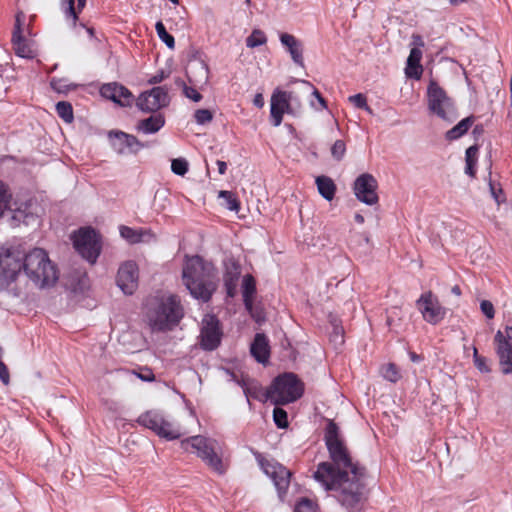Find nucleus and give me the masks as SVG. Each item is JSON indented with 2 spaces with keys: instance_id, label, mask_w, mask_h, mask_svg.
Wrapping results in <instances>:
<instances>
[{
  "instance_id": "obj_1",
  "label": "nucleus",
  "mask_w": 512,
  "mask_h": 512,
  "mask_svg": "<svg viewBox=\"0 0 512 512\" xmlns=\"http://www.w3.org/2000/svg\"><path fill=\"white\" fill-rule=\"evenodd\" d=\"M324 439L331 462L320 463L314 478L343 507L357 508L364 498L366 469L353 460L333 421L327 424Z\"/></svg>"
},
{
  "instance_id": "obj_2",
  "label": "nucleus",
  "mask_w": 512,
  "mask_h": 512,
  "mask_svg": "<svg viewBox=\"0 0 512 512\" xmlns=\"http://www.w3.org/2000/svg\"><path fill=\"white\" fill-rule=\"evenodd\" d=\"M182 278L191 296L203 302L209 301L217 288L216 268L199 256L186 257Z\"/></svg>"
},
{
  "instance_id": "obj_3",
  "label": "nucleus",
  "mask_w": 512,
  "mask_h": 512,
  "mask_svg": "<svg viewBox=\"0 0 512 512\" xmlns=\"http://www.w3.org/2000/svg\"><path fill=\"white\" fill-rule=\"evenodd\" d=\"M146 309V319L152 331L171 330L183 317L179 299L171 294L149 298Z\"/></svg>"
},
{
  "instance_id": "obj_4",
  "label": "nucleus",
  "mask_w": 512,
  "mask_h": 512,
  "mask_svg": "<svg viewBox=\"0 0 512 512\" xmlns=\"http://www.w3.org/2000/svg\"><path fill=\"white\" fill-rule=\"evenodd\" d=\"M22 270L37 286L49 287L56 283L58 271L49 259L48 254L41 248H34L23 258Z\"/></svg>"
},
{
  "instance_id": "obj_5",
  "label": "nucleus",
  "mask_w": 512,
  "mask_h": 512,
  "mask_svg": "<svg viewBox=\"0 0 512 512\" xmlns=\"http://www.w3.org/2000/svg\"><path fill=\"white\" fill-rule=\"evenodd\" d=\"M180 445L186 452L196 454L215 472L219 474L225 472L226 468L222 460V448L216 439L196 435L182 440Z\"/></svg>"
},
{
  "instance_id": "obj_6",
  "label": "nucleus",
  "mask_w": 512,
  "mask_h": 512,
  "mask_svg": "<svg viewBox=\"0 0 512 512\" xmlns=\"http://www.w3.org/2000/svg\"><path fill=\"white\" fill-rule=\"evenodd\" d=\"M137 422L167 440L178 439L184 434L176 422L157 410H150L141 414Z\"/></svg>"
},
{
  "instance_id": "obj_7",
  "label": "nucleus",
  "mask_w": 512,
  "mask_h": 512,
  "mask_svg": "<svg viewBox=\"0 0 512 512\" xmlns=\"http://www.w3.org/2000/svg\"><path fill=\"white\" fill-rule=\"evenodd\" d=\"M303 394V385L292 373L278 376L270 386L271 402L284 405L299 399Z\"/></svg>"
},
{
  "instance_id": "obj_8",
  "label": "nucleus",
  "mask_w": 512,
  "mask_h": 512,
  "mask_svg": "<svg viewBox=\"0 0 512 512\" xmlns=\"http://www.w3.org/2000/svg\"><path fill=\"white\" fill-rule=\"evenodd\" d=\"M427 103L429 111L451 123L458 117L457 110L451 98L446 92L434 81H431L427 89Z\"/></svg>"
},
{
  "instance_id": "obj_9",
  "label": "nucleus",
  "mask_w": 512,
  "mask_h": 512,
  "mask_svg": "<svg viewBox=\"0 0 512 512\" xmlns=\"http://www.w3.org/2000/svg\"><path fill=\"white\" fill-rule=\"evenodd\" d=\"M72 239L77 252L88 262L95 263L101 250L95 230L90 227L81 228Z\"/></svg>"
},
{
  "instance_id": "obj_10",
  "label": "nucleus",
  "mask_w": 512,
  "mask_h": 512,
  "mask_svg": "<svg viewBox=\"0 0 512 512\" xmlns=\"http://www.w3.org/2000/svg\"><path fill=\"white\" fill-rule=\"evenodd\" d=\"M256 459L262 471L273 481L280 499H283L289 485L291 472L273 459H266L258 454Z\"/></svg>"
},
{
  "instance_id": "obj_11",
  "label": "nucleus",
  "mask_w": 512,
  "mask_h": 512,
  "mask_svg": "<svg viewBox=\"0 0 512 512\" xmlns=\"http://www.w3.org/2000/svg\"><path fill=\"white\" fill-rule=\"evenodd\" d=\"M22 266L23 258L19 253L0 245V287L14 281Z\"/></svg>"
},
{
  "instance_id": "obj_12",
  "label": "nucleus",
  "mask_w": 512,
  "mask_h": 512,
  "mask_svg": "<svg viewBox=\"0 0 512 512\" xmlns=\"http://www.w3.org/2000/svg\"><path fill=\"white\" fill-rule=\"evenodd\" d=\"M293 91L274 89L270 98V119L274 127L281 125L285 113L294 115Z\"/></svg>"
},
{
  "instance_id": "obj_13",
  "label": "nucleus",
  "mask_w": 512,
  "mask_h": 512,
  "mask_svg": "<svg viewBox=\"0 0 512 512\" xmlns=\"http://www.w3.org/2000/svg\"><path fill=\"white\" fill-rule=\"evenodd\" d=\"M416 305L423 319L430 324H438L446 315V309L440 304L437 296L431 291L421 294L416 301Z\"/></svg>"
},
{
  "instance_id": "obj_14",
  "label": "nucleus",
  "mask_w": 512,
  "mask_h": 512,
  "mask_svg": "<svg viewBox=\"0 0 512 512\" xmlns=\"http://www.w3.org/2000/svg\"><path fill=\"white\" fill-rule=\"evenodd\" d=\"M494 342L502 373L512 374V327L497 331Z\"/></svg>"
},
{
  "instance_id": "obj_15",
  "label": "nucleus",
  "mask_w": 512,
  "mask_h": 512,
  "mask_svg": "<svg viewBox=\"0 0 512 512\" xmlns=\"http://www.w3.org/2000/svg\"><path fill=\"white\" fill-rule=\"evenodd\" d=\"M24 21L25 15L22 12L18 13L15 19L12 44L17 56L26 59H33L37 56V50L34 41L26 39L23 36L22 26Z\"/></svg>"
},
{
  "instance_id": "obj_16",
  "label": "nucleus",
  "mask_w": 512,
  "mask_h": 512,
  "mask_svg": "<svg viewBox=\"0 0 512 512\" xmlns=\"http://www.w3.org/2000/svg\"><path fill=\"white\" fill-rule=\"evenodd\" d=\"M169 95L164 87H154L141 93L137 100V107L143 112H156L169 104Z\"/></svg>"
},
{
  "instance_id": "obj_17",
  "label": "nucleus",
  "mask_w": 512,
  "mask_h": 512,
  "mask_svg": "<svg viewBox=\"0 0 512 512\" xmlns=\"http://www.w3.org/2000/svg\"><path fill=\"white\" fill-rule=\"evenodd\" d=\"M378 183L376 178L369 173L358 176L354 182V193L356 198L366 205H374L378 202Z\"/></svg>"
},
{
  "instance_id": "obj_18",
  "label": "nucleus",
  "mask_w": 512,
  "mask_h": 512,
  "mask_svg": "<svg viewBox=\"0 0 512 512\" xmlns=\"http://www.w3.org/2000/svg\"><path fill=\"white\" fill-rule=\"evenodd\" d=\"M139 271L134 261L124 262L118 269L116 283L126 295H132L138 288Z\"/></svg>"
},
{
  "instance_id": "obj_19",
  "label": "nucleus",
  "mask_w": 512,
  "mask_h": 512,
  "mask_svg": "<svg viewBox=\"0 0 512 512\" xmlns=\"http://www.w3.org/2000/svg\"><path fill=\"white\" fill-rule=\"evenodd\" d=\"M109 140L113 150L121 155L136 154L143 144L133 135L122 131H110Z\"/></svg>"
},
{
  "instance_id": "obj_20",
  "label": "nucleus",
  "mask_w": 512,
  "mask_h": 512,
  "mask_svg": "<svg viewBox=\"0 0 512 512\" xmlns=\"http://www.w3.org/2000/svg\"><path fill=\"white\" fill-rule=\"evenodd\" d=\"M219 321L213 315H205L202 320L201 345L206 350H214L221 340Z\"/></svg>"
},
{
  "instance_id": "obj_21",
  "label": "nucleus",
  "mask_w": 512,
  "mask_h": 512,
  "mask_svg": "<svg viewBox=\"0 0 512 512\" xmlns=\"http://www.w3.org/2000/svg\"><path fill=\"white\" fill-rule=\"evenodd\" d=\"M100 94L122 106L130 105L133 99L132 93L126 87L115 82L102 85Z\"/></svg>"
},
{
  "instance_id": "obj_22",
  "label": "nucleus",
  "mask_w": 512,
  "mask_h": 512,
  "mask_svg": "<svg viewBox=\"0 0 512 512\" xmlns=\"http://www.w3.org/2000/svg\"><path fill=\"white\" fill-rule=\"evenodd\" d=\"M237 383L242 387L249 405L251 404V398L260 402H267L268 400L271 401L270 387L268 389H264L258 381L252 379L237 380Z\"/></svg>"
},
{
  "instance_id": "obj_23",
  "label": "nucleus",
  "mask_w": 512,
  "mask_h": 512,
  "mask_svg": "<svg viewBox=\"0 0 512 512\" xmlns=\"http://www.w3.org/2000/svg\"><path fill=\"white\" fill-rule=\"evenodd\" d=\"M282 46L285 47L290 54L293 62L299 66L304 65L303 45L294 35L289 33H281L279 36Z\"/></svg>"
},
{
  "instance_id": "obj_24",
  "label": "nucleus",
  "mask_w": 512,
  "mask_h": 512,
  "mask_svg": "<svg viewBox=\"0 0 512 512\" xmlns=\"http://www.w3.org/2000/svg\"><path fill=\"white\" fill-rule=\"evenodd\" d=\"M250 352L257 362L262 364L267 363L270 357L268 338L262 333H257L251 344Z\"/></svg>"
},
{
  "instance_id": "obj_25",
  "label": "nucleus",
  "mask_w": 512,
  "mask_h": 512,
  "mask_svg": "<svg viewBox=\"0 0 512 512\" xmlns=\"http://www.w3.org/2000/svg\"><path fill=\"white\" fill-rule=\"evenodd\" d=\"M120 235L130 244L150 242L155 239L154 234L148 229H133L128 226H120Z\"/></svg>"
},
{
  "instance_id": "obj_26",
  "label": "nucleus",
  "mask_w": 512,
  "mask_h": 512,
  "mask_svg": "<svg viewBox=\"0 0 512 512\" xmlns=\"http://www.w3.org/2000/svg\"><path fill=\"white\" fill-rule=\"evenodd\" d=\"M421 59L422 50L417 47H412L406 62L405 73L407 77L417 80L420 79L423 73V68L420 64Z\"/></svg>"
},
{
  "instance_id": "obj_27",
  "label": "nucleus",
  "mask_w": 512,
  "mask_h": 512,
  "mask_svg": "<svg viewBox=\"0 0 512 512\" xmlns=\"http://www.w3.org/2000/svg\"><path fill=\"white\" fill-rule=\"evenodd\" d=\"M165 124V118L162 114H155L137 123L136 130L143 134H154L158 132Z\"/></svg>"
},
{
  "instance_id": "obj_28",
  "label": "nucleus",
  "mask_w": 512,
  "mask_h": 512,
  "mask_svg": "<svg viewBox=\"0 0 512 512\" xmlns=\"http://www.w3.org/2000/svg\"><path fill=\"white\" fill-rule=\"evenodd\" d=\"M86 5V0H61V8L65 13L67 20L71 21L73 26H76L78 14Z\"/></svg>"
},
{
  "instance_id": "obj_29",
  "label": "nucleus",
  "mask_w": 512,
  "mask_h": 512,
  "mask_svg": "<svg viewBox=\"0 0 512 512\" xmlns=\"http://www.w3.org/2000/svg\"><path fill=\"white\" fill-rule=\"evenodd\" d=\"M239 275L240 267L235 262H231L229 265L226 266L224 282L227 294L230 297H233L236 294V287Z\"/></svg>"
},
{
  "instance_id": "obj_30",
  "label": "nucleus",
  "mask_w": 512,
  "mask_h": 512,
  "mask_svg": "<svg viewBox=\"0 0 512 512\" xmlns=\"http://www.w3.org/2000/svg\"><path fill=\"white\" fill-rule=\"evenodd\" d=\"M474 121H475L474 116H469V117L462 119L453 128H451L450 130H448L445 133L446 140L454 141V140L461 138L463 135H465L468 132V130L474 124Z\"/></svg>"
},
{
  "instance_id": "obj_31",
  "label": "nucleus",
  "mask_w": 512,
  "mask_h": 512,
  "mask_svg": "<svg viewBox=\"0 0 512 512\" xmlns=\"http://www.w3.org/2000/svg\"><path fill=\"white\" fill-rule=\"evenodd\" d=\"M255 291L256 286L254 278L251 275H245L242 280V295L245 307L248 311L252 310Z\"/></svg>"
},
{
  "instance_id": "obj_32",
  "label": "nucleus",
  "mask_w": 512,
  "mask_h": 512,
  "mask_svg": "<svg viewBox=\"0 0 512 512\" xmlns=\"http://www.w3.org/2000/svg\"><path fill=\"white\" fill-rule=\"evenodd\" d=\"M315 182L320 195L324 199L331 201L336 192V186L333 180L327 176H318Z\"/></svg>"
},
{
  "instance_id": "obj_33",
  "label": "nucleus",
  "mask_w": 512,
  "mask_h": 512,
  "mask_svg": "<svg viewBox=\"0 0 512 512\" xmlns=\"http://www.w3.org/2000/svg\"><path fill=\"white\" fill-rule=\"evenodd\" d=\"M55 108L58 116L66 123H71L74 120L73 108L69 102L60 101Z\"/></svg>"
},
{
  "instance_id": "obj_34",
  "label": "nucleus",
  "mask_w": 512,
  "mask_h": 512,
  "mask_svg": "<svg viewBox=\"0 0 512 512\" xmlns=\"http://www.w3.org/2000/svg\"><path fill=\"white\" fill-rule=\"evenodd\" d=\"M267 37L262 30L254 29L252 33L246 38V46L248 48H256L266 44Z\"/></svg>"
},
{
  "instance_id": "obj_35",
  "label": "nucleus",
  "mask_w": 512,
  "mask_h": 512,
  "mask_svg": "<svg viewBox=\"0 0 512 512\" xmlns=\"http://www.w3.org/2000/svg\"><path fill=\"white\" fill-rule=\"evenodd\" d=\"M156 33L161 41H163L166 46L170 49H173L175 46L174 37L169 34L161 21H158L155 24Z\"/></svg>"
},
{
  "instance_id": "obj_36",
  "label": "nucleus",
  "mask_w": 512,
  "mask_h": 512,
  "mask_svg": "<svg viewBox=\"0 0 512 512\" xmlns=\"http://www.w3.org/2000/svg\"><path fill=\"white\" fill-rule=\"evenodd\" d=\"M296 81L300 82L306 88L307 91H311V94L315 97V99L319 103L320 109L326 108L325 99L321 96L319 91L309 81H306V80H296ZM310 104L314 109L319 110V108L315 106L313 101H311Z\"/></svg>"
},
{
  "instance_id": "obj_37",
  "label": "nucleus",
  "mask_w": 512,
  "mask_h": 512,
  "mask_svg": "<svg viewBox=\"0 0 512 512\" xmlns=\"http://www.w3.org/2000/svg\"><path fill=\"white\" fill-rule=\"evenodd\" d=\"M219 197L223 198L224 205L227 209L231 211L238 212L240 209V204L235 195L230 191H220Z\"/></svg>"
},
{
  "instance_id": "obj_38",
  "label": "nucleus",
  "mask_w": 512,
  "mask_h": 512,
  "mask_svg": "<svg viewBox=\"0 0 512 512\" xmlns=\"http://www.w3.org/2000/svg\"><path fill=\"white\" fill-rule=\"evenodd\" d=\"M11 194L9 193L6 185L0 181V217L7 209H12L10 205Z\"/></svg>"
},
{
  "instance_id": "obj_39",
  "label": "nucleus",
  "mask_w": 512,
  "mask_h": 512,
  "mask_svg": "<svg viewBox=\"0 0 512 512\" xmlns=\"http://www.w3.org/2000/svg\"><path fill=\"white\" fill-rule=\"evenodd\" d=\"M188 161L184 158H176L171 162V170L174 174L184 176L188 172Z\"/></svg>"
},
{
  "instance_id": "obj_40",
  "label": "nucleus",
  "mask_w": 512,
  "mask_h": 512,
  "mask_svg": "<svg viewBox=\"0 0 512 512\" xmlns=\"http://www.w3.org/2000/svg\"><path fill=\"white\" fill-rule=\"evenodd\" d=\"M50 85L53 90L58 93H67L69 90L74 89L76 86L73 84L67 83L65 79H56L53 78L50 82Z\"/></svg>"
},
{
  "instance_id": "obj_41",
  "label": "nucleus",
  "mask_w": 512,
  "mask_h": 512,
  "mask_svg": "<svg viewBox=\"0 0 512 512\" xmlns=\"http://www.w3.org/2000/svg\"><path fill=\"white\" fill-rule=\"evenodd\" d=\"M273 419L279 428H286L288 426L287 412L282 408L276 407L274 409Z\"/></svg>"
},
{
  "instance_id": "obj_42",
  "label": "nucleus",
  "mask_w": 512,
  "mask_h": 512,
  "mask_svg": "<svg viewBox=\"0 0 512 512\" xmlns=\"http://www.w3.org/2000/svg\"><path fill=\"white\" fill-rule=\"evenodd\" d=\"M473 358H474V364L476 368L482 372V373H488L490 372V367L487 364V360L484 357H481L478 354V350L476 347H473Z\"/></svg>"
},
{
  "instance_id": "obj_43",
  "label": "nucleus",
  "mask_w": 512,
  "mask_h": 512,
  "mask_svg": "<svg viewBox=\"0 0 512 512\" xmlns=\"http://www.w3.org/2000/svg\"><path fill=\"white\" fill-rule=\"evenodd\" d=\"M349 101L353 103L357 108H361L366 110L368 113L372 114V109L367 105L366 97L361 94H355L349 97Z\"/></svg>"
},
{
  "instance_id": "obj_44",
  "label": "nucleus",
  "mask_w": 512,
  "mask_h": 512,
  "mask_svg": "<svg viewBox=\"0 0 512 512\" xmlns=\"http://www.w3.org/2000/svg\"><path fill=\"white\" fill-rule=\"evenodd\" d=\"M294 512H317V506L313 501L303 498L296 505Z\"/></svg>"
},
{
  "instance_id": "obj_45",
  "label": "nucleus",
  "mask_w": 512,
  "mask_h": 512,
  "mask_svg": "<svg viewBox=\"0 0 512 512\" xmlns=\"http://www.w3.org/2000/svg\"><path fill=\"white\" fill-rule=\"evenodd\" d=\"M346 152V146L345 143L342 140H337L334 142L332 148H331V154L334 159L337 161L342 160Z\"/></svg>"
},
{
  "instance_id": "obj_46",
  "label": "nucleus",
  "mask_w": 512,
  "mask_h": 512,
  "mask_svg": "<svg viewBox=\"0 0 512 512\" xmlns=\"http://www.w3.org/2000/svg\"><path fill=\"white\" fill-rule=\"evenodd\" d=\"M195 120L198 124H206L212 120V113L208 109H199L194 114Z\"/></svg>"
},
{
  "instance_id": "obj_47",
  "label": "nucleus",
  "mask_w": 512,
  "mask_h": 512,
  "mask_svg": "<svg viewBox=\"0 0 512 512\" xmlns=\"http://www.w3.org/2000/svg\"><path fill=\"white\" fill-rule=\"evenodd\" d=\"M383 377L391 382H396L399 379V373L394 364H388L383 369Z\"/></svg>"
},
{
  "instance_id": "obj_48",
  "label": "nucleus",
  "mask_w": 512,
  "mask_h": 512,
  "mask_svg": "<svg viewBox=\"0 0 512 512\" xmlns=\"http://www.w3.org/2000/svg\"><path fill=\"white\" fill-rule=\"evenodd\" d=\"M480 309L482 313L488 318L492 319L495 316V309L492 302L488 300H482L480 303Z\"/></svg>"
},
{
  "instance_id": "obj_49",
  "label": "nucleus",
  "mask_w": 512,
  "mask_h": 512,
  "mask_svg": "<svg viewBox=\"0 0 512 512\" xmlns=\"http://www.w3.org/2000/svg\"><path fill=\"white\" fill-rule=\"evenodd\" d=\"M168 77V74L165 73L163 70H160L158 71L156 74L152 75L149 79H148V84L150 85H154V84H158V83H161L164 79H166Z\"/></svg>"
},
{
  "instance_id": "obj_50",
  "label": "nucleus",
  "mask_w": 512,
  "mask_h": 512,
  "mask_svg": "<svg viewBox=\"0 0 512 512\" xmlns=\"http://www.w3.org/2000/svg\"><path fill=\"white\" fill-rule=\"evenodd\" d=\"M0 380L4 385H8L10 382L8 368L3 362H0Z\"/></svg>"
},
{
  "instance_id": "obj_51",
  "label": "nucleus",
  "mask_w": 512,
  "mask_h": 512,
  "mask_svg": "<svg viewBox=\"0 0 512 512\" xmlns=\"http://www.w3.org/2000/svg\"><path fill=\"white\" fill-rule=\"evenodd\" d=\"M184 92H185L186 97L192 99L194 102H198L202 98L201 94L194 88L185 87Z\"/></svg>"
},
{
  "instance_id": "obj_52",
  "label": "nucleus",
  "mask_w": 512,
  "mask_h": 512,
  "mask_svg": "<svg viewBox=\"0 0 512 512\" xmlns=\"http://www.w3.org/2000/svg\"><path fill=\"white\" fill-rule=\"evenodd\" d=\"M399 309L397 307L392 308L387 315V325L392 327L395 324V317L399 315Z\"/></svg>"
},
{
  "instance_id": "obj_53",
  "label": "nucleus",
  "mask_w": 512,
  "mask_h": 512,
  "mask_svg": "<svg viewBox=\"0 0 512 512\" xmlns=\"http://www.w3.org/2000/svg\"><path fill=\"white\" fill-rule=\"evenodd\" d=\"M411 45H413V47L421 49L424 46V41L420 35L414 34L412 35Z\"/></svg>"
},
{
  "instance_id": "obj_54",
  "label": "nucleus",
  "mask_w": 512,
  "mask_h": 512,
  "mask_svg": "<svg viewBox=\"0 0 512 512\" xmlns=\"http://www.w3.org/2000/svg\"><path fill=\"white\" fill-rule=\"evenodd\" d=\"M253 104H254L256 107H258V108H263V107H264L265 101H264V97H263V94H262V93H257V94L254 96Z\"/></svg>"
},
{
  "instance_id": "obj_55",
  "label": "nucleus",
  "mask_w": 512,
  "mask_h": 512,
  "mask_svg": "<svg viewBox=\"0 0 512 512\" xmlns=\"http://www.w3.org/2000/svg\"><path fill=\"white\" fill-rule=\"evenodd\" d=\"M477 153V148L475 146H471L466 150V164L470 166V161H472V157Z\"/></svg>"
},
{
  "instance_id": "obj_56",
  "label": "nucleus",
  "mask_w": 512,
  "mask_h": 512,
  "mask_svg": "<svg viewBox=\"0 0 512 512\" xmlns=\"http://www.w3.org/2000/svg\"><path fill=\"white\" fill-rule=\"evenodd\" d=\"M292 107L294 108V113L296 112V109L301 108V101L295 92H293Z\"/></svg>"
},
{
  "instance_id": "obj_57",
  "label": "nucleus",
  "mask_w": 512,
  "mask_h": 512,
  "mask_svg": "<svg viewBox=\"0 0 512 512\" xmlns=\"http://www.w3.org/2000/svg\"><path fill=\"white\" fill-rule=\"evenodd\" d=\"M217 166H218V172L219 174L223 175L225 174L226 172V169H227V164L226 162L222 161V160H218L216 162Z\"/></svg>"
},
{
  "instance_id": "obj_58",
  "label": "nucleus",
  "mask_w": 512,
  "mask_h": 512,
  "mask_svg": "<svg viewBox=\"0 0 512 512\" xmlns=\"http://www.w3.org/2000/svg\"><path fill=\"white\" fill-rule=\"evenodd\" d=\"M409 356H410L411 361H413V362H419L422 359L421 356L417 355L414 352H410Z\"/></svg>"
},
{
  "instance_id": "obj_59",
  "label": "nucleus",
  "mask_w": 512,
  "mask_h": 512,
  "mask_svg": "<svg viewBox=\"0 0 512 512\" xmlns=\"http://www.w3.org/2000/svg\"><path fill=\"white\" fill-rule=\"evenodd\" d=\"M355 221L359 224H362V223H364V217L361 214H356Z\"/></svg>"
},
{
  "instance_id": "obj_60",
  "label": "nucleus",
  "mask_w": 512,
  "mask_h": 512,
  "mask_svg": "<svg viewBox=\"0 0 512 512\" xmlns=\"http://www.w3.org/2000/svg\"><path fill=\"white\" fill-rule=\"evenodd\" d=\"M14 211L16 212L15 218H20L25 213V211H22L20 208H16Z\"/></svg>"
},
{
  "instance_id": "obj_61",
  "label": "nucleus",
  "mask_w": 512,
  "mask_h": 512,
  "mask_svg": "<svg viewBox=\"0 0 512 512\" xmlns=\"http://www.w3.org/2000/svg\"><path fill=\"white\" fill-rule=\"evenodd\" d=\"M452 293L459 296L461 294V290H460L459 286H454L452 288Z\"/></svg>"
},
{
  "instance_id": "obj_62",
  "label": "nucleus",
  "mask_w": 512,
  "mask_h": 512,
  "mask_svg": "<svg viewBox=\"0 0 512 512\" xmlns=\"http://www.w3.org/2000/svg\"><path fill=\"white\" fill-rule=\"evenodd\" d=\"M472 165H473V161H470V166L467 165V167H466L467 174L473 175Z\"/></svg>"
},
{
  "instance_id": "obj_63",
  "label": "nucleus",
  "mask_w": 512,
  "mask_h": 512,
  "mask_svg": "<svg viewBox=\"0 0 512 512\" xmlns=\"http://www.w3.org/2000/svg\"><path fill=\"white\" fill-rule=\"evenodd\" d=\"M141 378L145 381H151L153 380L154 376L151 374V376L147 377V375H144V377L141 376Z\"/></svg>"
},
{
  "instance_id": "obj_64",
  "label": "nucleus",
  "mask_w": 512,
  "mask_h": 512,
  "mask_svg": "<svg viewBox=\"0 0 512 512\" xmlns=\"http://www.w3.org/2000/svg\"><path fill=\"white\" fill-rule=\"evenodd\" d=\"M141 378L145 381H151L153 380L154 376L151 374V376L147 377V375H144V377L141 376Z\"/></svg>"
}]
</instances>
